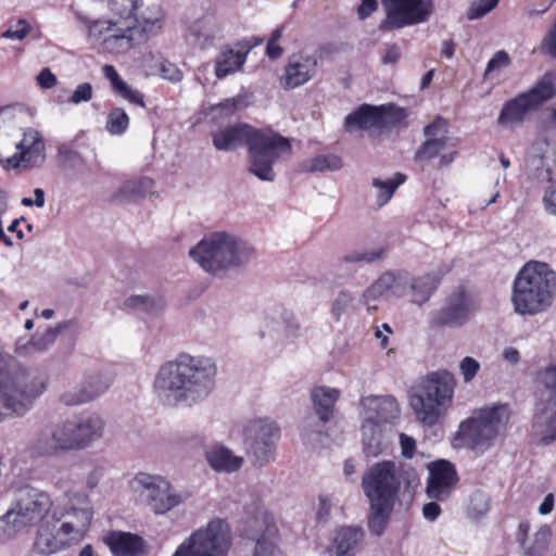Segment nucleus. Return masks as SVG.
I'll return each instance as SVG.
<instances>
[{
	"label": "nucleus",
	"mask_w": 556,
	"mask_h": 556,
	"mask_svg": "<svg viewBox=\"0 0 556 556\" xmlns=\"http://www.w3.org/2000/svg\"><path fill=\"white\" fill-rule=\"evenodd\" d=\"M139 8L94 20L76 12L75 17L86 27L87 40L91 45L112 55H125L159 34L165 23L161 4L152 3L138 12Z\"/></svg>",
	"instance_id": "f257e3e1"
},
{
	"label": "nucleus",
	"mask_w": 556,
	"mask_h": 556,
	"mask_svg": "<svg viewBox=\"0 0 556 556\" xmlns=\"http://www.w3.org/2000/svg\"><path fill=\"white\" fill-rule=\"evenodd\" d=\"M93 514L88 494L81 491L66 494L63 503L54 505L50 519L37 529L34 551L49 556L79 544L89 531Z\"/></svg>",
	"instance_id": "f03ea898"
},
{
	"label": "nucleus",
	"mask_w": 556,
	"mask_h": 556,
	"mask_svg": "<svg viewBox=\"0 0 556 556\" xmlns=\"http://www.w3.org/2000/svg\"><path fill=\"white\" fill-rule=\"evenodd\" d=\"M217 150L230 151L245 143L249 149L250 173L263 181H274V164L291 154L289 140L274 131L257 130L247 124L226 127L213 135Z\"/></svg>",
	"instance_id": "7ed1b4c3"
},
{
	"label": "nucleus",
	"mask_w": 556,
	"mask_h": 556,
	"mask_svg": "<svg viewBox=\"0 0 556 556\" xmlns=\"http://www.w3.org/2000/svg\"><path fill=\"white\" fill-rule=\"evenodd\" d=\"M407 488L416 482L413 469L399 468L393 462H381L369 467L362 478V486L369 501L368 528L380 536L390 520L402 482Z\"/></svg>",
	"instance_id": "20e7f679"
},
{
	"label": "nucleus",
	"mask_w": 556,
	"mask_h": 556,
	"mask_svg": "<svg viewBox=\"0 0 556 556\" xmlns=\"http://www.w3.org/2000/svg\"><path fill=\"white\" fill-rule=\"evenodd\" d=\"M556 274L548 264L532 261L522 266L514 280L511 302L520 315H535L553 303Z\"/></svg>",
	"instance_id": "39448f33"
},
{
	"label": "nucleus",
	"mask_w": 556,
	"mask_h": 556,
	"mask_svg": "<svg viewBox=\"0 0 556 556\" xmlns=\"http://www.w3.org/2000/svg\"><path fill=\"white\" fill-rule=\"evenodd\" d=\"M255 251L247 241L226 231L205 236L190 249V257L205 271L218 275L242 266L254 257Z\"/></svg>",
	"instance_id": "423d86ee"
},
{
	"label": "nucleus",
	"mask_w": 556,
	"mask_h": 556,
	"mask_svg": "<svg viewBox=\"0 0 556 556\" xmlns=\"http://www.w3.org/2000/svg\"><path fill=\"white\" fill-rule=\"evenodd\" d=\"M53 507L46 492L28 485L21 488L11 508L0 518V542H9L35 525L39 529L50 519Z\"/></svg>",
	"instance_id": "0eeeda50"
},
{
	"label": "nucleus",
	"mask_w": 556,
	"mask_h": 556,
	"mask_svg": "<svg viewBox=\"0 0 556 556\" xmlns=\"http://www.w3.org/2000/svg\"><path fill=\"white\" fill-rule=\"evenodd\" d=\"M510 417V409L506 404H494L480 409L460 421L456 432L452 435L454 448H468L472 451L484 450L505 430Z\"/></svg>",
	"instance_id": "6e6552de"
},
{
	"label": "nucleus",
	"mask_w": 556,
	"mask_h": 556,
	"mask_svg": "<svg viewBox=\"0 0 556 556\" xmlns=\"http://www.w3.org/2000/svg\"><path fill=\"white\" fill-rule=\"evenodd\" d=\"M231 542L227 522L213 519L186 538L172 556H228Z\"/></svg>",
	"instance_id": "1a4fd4ad"
},
{
	"label": "nucleus",
	"mask_w": 556,
	"mask_h": 556,
	"mask_svg": "<svg viewBox=\"0 0 556 556\" xmlns=\"http://www.w3.org/2000/svg\"><path fill=\"white\" fill-rule=\"evenodd\" d=\"M556 93V76L546 73L529 91L506 101L497 117V124L504 128H516L527 115Z\"/></svg>",
	"instance_id": "9d476101"
},
{
	"label": "nucleus",
	"mask_w": 556,
	"mask_h": 556,
	"mask_svg": "<svg viewBox=\"0 0 556 556\" xmlns=\"http://www.w3.org/2000/svg\"><path fill=\"white\" fill-rule=\"evenodd\" d=\"M216 374L217 364L214 358L181 352L161 365L155 382H201L213 380Z\"/></svg>",
	"instance_id": "9b49d317"
},
{
	"label": "nucleus",
	"mask_w": 556,
	"mask_h": 556,
	"mask_svg": "<svg viewBox=\"0 0 556 556\" xmlns=\"http://www.w3.org/2000/svg\"><path fill=\"white\" fill-rule=\"evenodd\" d=\"M452 384H416L409 394V404L424 426H434L453 402Z\"/></svg>",
	"instance_id": "f8f14e48"
},
{
	"label": "nucleus",
	"mask_w": 556,
	"mask_h": 556,
	"mask_svg": "<svg viewBox=\"0 0 556 556\" xmlns=\"http://www.w3.org/2000/svg\"><path fill=\"white\" fill-rule=\"evenodd\" d=\"M131 489L154 514L164 515L184 502V496L162 476L137 473Z\"/></svg>",
	"instance_id": "ddd939ff"
},
{
	"label": "nucleus",
	"mask_w": 556,
	"mask_h": 556,
	"mask_svg": "<svg viewBox=\"0 0 556 556\" xmlns=\"http://www.w3.org/2000/svg\"><path fill=\"white\" fill-rule=\"evenodd\" d=\"M278 431V426L267 418L251 419L244 424L243 444L254 465L263 467L274 459Z\"/></svg>",
	"instance_id": "4468645a"
},
{
	"label": "nucleus",
	"mask_w": 556,
	"mask_h": 556,
	"mask_svg": "<svg viewBox=\"0 0 556 556\" xmlns=\"http://www.w3.org/2000/svg\"><path fill=\"white\" fill-rule=\"evenodd\" d=\"M386 11L379 29H401L425 23L433 12L432 0H382Z\"/></svg>",
	"instance_id": "2eb2a0df"
},
{
	"label": "nucleus",
	"mask_w": 556,
	"mask_h": 556,
	"mask_svg": "<svg viewBox=\"0 0 556 556\" xmlns=\"http://www.w3.org/2000/svg\"><path fill=\"white\" fill-rule=\"evenodd\" d=\"M479 304L464 287H458L445 299L443 306L434 314L433 323L439 327L459 328L466 325Z\"/></svg>",
	"instance_id": "dca6fc26"
},
{
	"label": "nucleus",
	"mask_w": 556,
	"mask_h": 556,
	"mask_svg": "<svg viewBox=\"0 0 556 556\" xmlns=\"http://www.w3.org/2000/svg\"><path fill=\"white\" fill-rule=\"evenodd\" d=\"M318 72V59L315 54L299 51L289 55L280 78L286 90L299 88L312 80Z\"/></svg>",
	"instance_id": "f3484780"
},
{
	"label": "nucleus",
	"mask_w": 556,
	"mask_h": 556,
	"mask_svg": "<svg viewBox=\"0 0 556 556\" xmlns=\"http://www.w3.org/2000/svg\"><path fill=\"white\" fill-rule=\"evenodd\" d=\"M406 270H388L380 275L362 294L359 302L368 311L376 309V302L383 296L402 298Z\"/></svg>",
	"instance_id": "a211bd4d"
},
{
	"label": "nucleus",
	"mask_w": 556,
	"mask_h": 556,
	"mask_svg": "<svg viewBox=\"0 0 556 556\" xmlns=\"http://www.w3.org/2000/svg\"><path fill=\"white\" fill-rule=\"evenodd\" d=\"M45 390V384H0V405L16 416H23Z\"/></svg>",
	"instance_id": "6ab92c4d"
},
{
	"label": "nucleus",
	"mask_w": 556,
	"mask_h": 556,
	"mask_svg": "<svg viewBox=\"0 0 556 556\" xmlns=\"http://www.w3.org/2000/svg\"><path fill=\"white\" fill-rule=\"evenodd\" d=\"M210 384H154V393L165 406H190L208 396Z\"/></svg>",
	"instance_id": "aec40b11"
},
{
	"label": "nucleus",
	"mask_w": 556,
	"mask_h": 556,
	"mask_svg": "<svg viewBox=\"0 0 556 556\" xmlns=\"http://www.w3.org/2000/svg\"><path fill=\"white\" fill-rule=\"evenodd\" d=\"M427 495L434 501H445L454 491L457 483L455 467L447 460L430 463Z\"/></svg>",
	"instance_id": "412c9836"
},
{
	"label": "nucleus",
	"mask_w": 556,
	"mask_h": 556,
	"mask_svg": "<svg viewBox=\"0 0 556 556\" xmlns=\"http://www.w3.org/2000/svg\"><path fill=\"white\" fill-rule=\"evenodd\" d=\"M187 37L201 50L211 49L224 39L223 22L215 13H206L189 25Z\"/></svg>",
	"instance_id": "4be33fe9"
},
{
	"label": "nucleus",
	"mask_w": 556,
	"mask_h": 556,
	"mask_svg": "<svg viewBox=\"0 0 556 556\" xmlns=\"http://www.w3.org/2000/svg\"><path fill=\"white\" fill-rule=\"evenodd\" d=\"M448 271L447 265L417 277L406 270L407 279L403 286V296L409 293L414 304L419 306L425 304L437 290L442 277Z\"/></svg>",
	"instance_id": "5701e85b"
},
{
	"label": "nucleus",
	"mask_w": 556,
	"mask_h": 556,
	"mask_svg": "<svg viewBox=\"0 0 556 556\" xmlns=\"http://www.w3.org/2000/svg\"><path fill=\"white\" fill-rule=\"evenodd\" d=\"M555 406L556 384H544L540 392L534 427L540 433L553 440L556 438V410H553Z\"/></svg>",
	"instance_id": "b1692460"
},
{
	"label": "nucleus",
	"mask_w": 556,
	"mask_h": 556,
	"mask_svg": "<svg viewBox=\"0 0 556 556\" xmlns=\"http://www.w3.org/2000/svg\"><path fill=\"white\" fill-rule=\"evenodd\" d=\"M427 140L416 151L415 160L418 162L430 161L438 156L448 143L447 124L438 117L425 127Z\"/></svg>",
	"instance_id": "393cba45"
},
{
	"label": "nucleus",
	"mask_w": 556,
	"mask_h": 556,
	"mask_svg": "<svg viewBox=\"0 0 556 556\" xmlns=\"http://www.w3.org/2000/svg\"><path fill=\"white\" fill-rule=\"evenodd\" d=\"M393 109V105H380L374 106L369 104H363L349 115L344 119V127L348 131L354 129H370L372 127H381L384 125V116L388 111Z\"/></svg>",
	"instance_id": "a878e982"
},
{
	"label": "nucleus",
	"mask_w": 556,
	"mask_h": 556,
	"mask_svg": "<svg viewBox=\"0 0 556 556\" xmlns=\"http://www.w3.org/2000/svg\"><path fill=\"white\" fill-rule=\"evenodd\" d=\"M106 391V384H60L56 396L62 405L72 407L94 401Z\"/></svg>",
	"instance_id": "bb28decb"
},
{
	"label": "nucleus",
	"mask_w": 556,
	"mask_h": 556,
	"mask_svg": "<svg viewBox=\"0 0 556 556\" xmlns=\"http://www.w3.org/2000/svg\"><path fill=\"white\" fill-rule=\"evenodd\" d=\"M362 406L365 409V421L387 422L394 419L400 414L396 400L391 396H366L362 400Z\"/></svg>",
	"instance_id": "cd10ccee"
},
{
	"label": "nucleus",
	"mask_w": 556,
	"mask_h": 556,
	"mask_svg": "<svg viewBox=\"0 0 556 556\" xmlns=\"http://www.w3.org/2000/svg\"><path fill=\"white\" fill-rule=\"evenodd\" d=\"M17 151L25 157V167H39L46 161V146L40 132L34 128H26L23 138L16 143Z\"/></svg>",
	"instance_id": "c85d7f7f"
},
{
	"label": "nucleus",
	"mask_w": 556,
	"mask_h": 556,
	"mask_svg": "<svg viewBox=\"0 0 556 556\" xmlns=\"http://www.w3.org/2000/svg\"><path fill=\"white\" fill-rule=\"evenodd\" d=\"M114 556H143V541L140 536L121 531H111L103 538Z\"/></svg>",
	"instance_id": "c756f323"
},
{
	"label": "nucleus",
	"mask_w": 556,
	"mask_h": 556,
	"mask_svg": "<svg viewBox=\"0 0 556 556\" xmlns=\"http://www.w3.org/2000/svg\"><path fill=\"white\" fill-rule=\"evenodd\" d=\"M363 535L361 528L341 527L334 533L332 545L321 556H354V549Z\"/></svg>",
	"instance_id": "7c9ffc66"
},
{
	"label": "nucleus",
	"mask_w": 556,
	"mask_h": 556,
	"mask_svg": "<svg viewBox=\"0 0 556 556\" xmlns=\"http://www.w3.org/2000/svg\"><path fill=\"white\" fill-rule=\"evenodd\" d=\"M253 46L249 45L240 50L232 48L222 49L215 59V75L222 79L242 68L247 61V56Z\"/></svg>",
	"instance_id": "2f4dec72"
},
{
	"label": "nucleus",
	"mask_w": 556,
	"mask_h": 556,
	"mask_svg": "<svg viewBox=\"0 0 556 556\" xmlns=\"http://www.w3.org/2000/svg\"><path fill=\"white\" fill-rule=\"evenodd\" d=\"M102 74L109 80L111 90L114 94L121 97L132 105L146 108L144 96L138 89L128 85L116 68L111 64H105L102 67Z\"/></svg>",
	"instance_id": "473e14b6"
},
{
	"label": "nucleus",
	"mask_w": 556,
	"mask_h": 556,
	"mask_svg": "<svg viewBox=\"0 0 556 556\" xmlns=\"http://www.w3.org/2000/svg\"><path fill=\"white\" fill-rule=\"evenodd\" d=\"M85 448L92 446L105 433L106 421L96 412H87L75 418Z\"/></svg>",
	"instance_id": "72a5a7b5"
},
{
	"label": "nucleus",
	"mask_w": 556,
	"mask_h": 556,
	"mask_svg": "<svg viewBox=\"0 0 556 556\" xmlns=\"http://www.w3.org/2000/svg\"><path fill=\"white\" fill-rule=\"evenodd\" d=\"M205 458L210 466L218 472H236L243 465V457L235 455L224 445H215L206 450Z\"/></svg>",
	"instance_id": "f704fd0d"
},
{
	"label": "nucleus",
	"mask_w": 556,
	"mask_h": 556,
	"mask_svg": "<svg viewBox=\"0 0 556 556\" xmlns=\"http://www.w3.org/2000/svg\"><path fill=\"white\" fill-rule=\"evenodd\" d=\"M257 532L253 556H282L276 543L278 529L271 518L264 517Z\"/></svg>",
	"instance_id": "c9c22d12"
},
{
	"label": "nucleus",
	"mask_w": 556,
	"mask_h": 556,
	"mask_svg": "<svg viewBox=\"0 0 556 556\" xmlns=\"http://www.w3.org/2000/svg\"><path fill=\"white\" fill-rule=\"evenodd\" d=\"M30 448L37 456H56L65 453L54 424L41 429L33 440Z\"/></svg>",
	"instance_id": "e433bc0d"
},
{
	"label": "nucleus",
	"mask_w": 556,
	"mask_h": 556,
	"mask_svg": "<svg viewBox=\"0 0 556 556\" xmlns=\"http://www.w3.org/2000/svg\"><path fill=\"white\" fill-rule=\"evenodd\" d=\"M363 450L369 457H377L382 454L389 445V440L383 433L381 425L364 421L363 427Z\"/></svg>",
	"instance_id": "4c0bfd02"
},
{
	"label": "nucleus",
	"mask_w": 556,
	"mask_h": 556,
	"mask_svg": "<svg viewBox=\"0 0 556 556\" xmlns=\"http://www.w3.org/2000/svg\"><path fill=\"white\" fill-rule=\"evenodd\" d=\"M340 392L329 386H316L312 391V401L316 414L324 422L328 421L333 415V407L338 401Z\"/></svg>",
	"instance_id": "58836bf2"
},
{
	"label": "nucleus",
	"mask_w": 556,
	"mask_h": 556,
	"mask_svg": "<svg viewBox=\"0 0 556 556\" xmlns=\"http://www.w3.org/2000/svg\"><path fill=\"white\" fill-rule=\"evenodd\" d=\"M78 323L75 319L64 320L59 323L55 327H49L42 334H35L30 338L26 349L30 352H43L51 346L59 334L65 330L76 331Z\"/></svg>",
	"instance_id": "ea45409f"
},
{
	"label": "nucleus",
	"mask_w": 556,
	"mask_h": 556,
	"mask_svg": "<svg viewBox=\"0 0 556 556\" xmlns=\"http://www.w3.org/2000/svg\"><path fill=\"white\" fill-rule=\"evenodd\" d=\"M406 180V175L402 173H395L393 177L390 178H374L372 187L377 190L376 199L378 206L386 205L394 194L395 190L404 184Z\"/></svg>",
	"instance_id": "a19ab883"
},
{
	"label": "nucleus",
	"mask_w": 556,
	"mask_h": 556,
	"mask_svg": "<svg viewBox=\"0 0 556 556\" xmlns=\"http://www.w3.org/2000/svg\"><path fill=\"white\" fill-rule=\"evenodd\" d=\"M154 187V181L148 177L129 180L119 188L117 198L128 201H137L147 197Z\"/></svg>",
	"instance_id": "79ce46f5"
},
{
	"label": "nucleus",
	"mask_w": 556,
	"mask_h": 556,
	"mask_svg": "<svg viewBox=\"0 0 556 556\" xmlns=\"http://www.w3.org/2000/svg\"><path fill=\"white\" fill-rule=\"evenodd\" d=\"M124 308L148 315H157L163 311L162 300L149 295H130L124 302Z\"/></svg>",
	"instance_id": "37998d69"
},
{
	"label": "nucleus",
	"mask_w": 556,
	"mask_h": 556,
	"mask_svg": "<svg viewBox=\"0 0 556 556\" xmlns=\"http://www.w3.org/2000/svg\"><path fill=\"white\" fill-rule=\"evenodd\" d=\"M24 376L21 363L11 354L0 350V382H14Z\"/></svg>",
	"instance_id": "c03bdc74"
},
{
	"label": "nucleus",
	"mask_w": 556,
	"mask_h": 556,
	"mask_svg": "<svg viewBox=\"0 0 556 556\" xmlns=\"http://www.w3.org/2000/svg\"><path fill=\"white\" fill-rule=\"evenodd\" d=\"M129 116L123 108H112L106 114L105 130L112 136H123L129 128Z\"/></svg>",
	"instance_id": "a18cd8bd"
},
{
	"label": "nucleus",
	"mask_w": 556,
	"mask_h": 556,
	"mask_svg": "<svg viewBox=\"0 0 556 556\" xmlns=\"http://www.w3.org/2000/svg\"><path fill=\"white\" fill-rule=\"evenodd\" d=\"M281 323L282 311H276L269 315H266L260 325V338H268L274 341H281Z\"/></svg>",
	"instance_id": "49530a36"
},
{
	"label": "nucleus",
	"mask_w": 556,
	"mask_h": 556,
	"mask_svg": "<svg viewBox=\"0 0 556 556\" xmlns=\"http://www.w3.org/2000/svg\"><path fill=\"white\" fill-rule=\"evenodd\" d=\"M526 166L528 173L539 180L548 181L553 178L552 168L544 156L529 155L526 160Z\"/></svg>",
	"instance_id": "de8ad7c7"
},
{
	"label": "nucleus",
	"mask_w": 556,
	"mask_h": 556,
	"mask_svg": "<svg viewBox=\"0 0 556 556\" xmlns=\"http://www.w3.org/2000/svg\"><path fill=\"white\" fill-rule=\"evenodd\" d=\"M343 166L340 156L334 154H320L313 157L309 162V172L338 170Z\"/></svg>",
	"instance_id": "09e8293b"
},
{
	"label": "nucleus",
	"mask_w": 556,
	"mask_h": 556,
	"mask_svg": "<svg viewBox=\"0 0 556 556\" xmlns=\"http://www.w3.org/2000/svg\"><path fill=\"white\" fill-rule=\"evenodd\" d=\"M490 508V498L486 493L478 490L469 498L467 511L471 518H479L488 513Z\"/></svg>",
	"instance_id": "8fccbe9b"
},
{
	"label": "nucleus",
	"mask_w": 556,
	"mask_h": 556,
	"mask_svg": "<svg viewBox=\"0 0 556 556\" xmlns=\"http://www.w3.org/2000/svg\"><path fill=\"white\" fill-rule=\"evenodd\" d=\"M552 535L551 528L547 526L541 527L535 533L533 546L527 549L530 556H544L549 539Z\"/></svg>",
	"instance_id": "3c124183"
},
{
	"label": "nucleus",
	"mask_w": 556,
	"mask_h": 556,
	"mask_svg": "<svg viewBox=\"0 0 556 556\" xmlns=\"http://www.w3.org/2000/svg\"><path fill=\"white\" fill-rule=\"evenodd\" d=\"M510 65V58L504 50L496 51L486 64L483 73L484 79L489 78L493 73H501Z\"/></svg>",
	"instance_id": "603ef678"
},
{
	"label": "nucleus",
	"mask_w": 556,
	"mask_h": 556,
	"mask_svg": "<svg viewBox=\"0 0 556 556\" xmlns=\"http://www.w3.org/2000/svg\"><path fill=\"white\" fill-rule=\"evenodd\" d=\"M300 336V324L291 312L282 311L281 340H294Z\"/></svg>",
	"instance_id": "864d4df0"
},
{
	"label": "nucleus",
	"mask_w": 556,
	"mask_h": 556,
	"mask_svg": "<svg viewBox=\"0 0 556 556\" xmlns=\"http://www.w3.org/2000/svg\"><path fill=\"white\" fill-rule=\"evenodd\" d=\"M353 302V295L348 290L340 291L332 302L331 314L336 321L341 319V316L346 312Z\"/></svg>",
	"instance_id": "5fc2aeb1"
},
{
	"label": "nucleus",
	"mask_w": 556,
	"mask_h": 556,
	"mask_svg": "<svg viewBox=\"0 0 556 556\" xmlns=\"http://www.w3.org/2000/svg\"><path fill=\"white\" fill-rule=\"evenodd\" d=\"M382 254L383 249L353 251L344 255L343 261L346 263H372L381 258Z\"/></svg>",
	"instance_id": "6e6d98bb"
},
{
	"label": "nucleus",
	"mask_w": 556,
	"mask_h": 556,
	"mask_svg": "<svg viewBox=\"0 0 556 556\" xmlns=\"http://www.w3.org/2000/svg\"><path fill=\"white\" fill-rule=\"evenodd\" d=\"M500 0H475L467 11L470 21L478 20L491 12Z\"/></svg>",
	"instance_id": "4d7b16f0"
},
{
	"label": "nucleus",
	"mask_w": 556,
	"mask_h": 556,
	"mask_svg": "<svg viewBox=\"0 0 556 556\" xmlns=\"http://www.w3.org/2000/svg\"><path fill=\"white\" fill-rule=\"evenodd\" d=\"M30 25L21 18L1 34V38L10 40H23L30 33Z\"/></svg>",
	"instance_id": "13d9d810"
},
{
	"label": "nucleus",
	"mask_w": 556,
	"mask_h": 556,
	"mask_svg": "<svg viewBox=\"0 0 556 556\" xmlns=\"http://www.w3.org/2000/svg\"><path fill=\"white\" fill-rule=\"evenodd\" d=\"M547 182L548 185L542 197V204L549 215L556 216V178H552Z\"/></svg>",
	"instance_id": "bf43d9fd"
},
{
	"label": "nucleus",
	"mask_w": 556,
	"mask_h": 556,
	"mask_svg": "<svg viewBox=\"0 0 556 556\" xmlns=\"http://www.w3.org/2000/svg\"><path fill=\"white\" fill-rule=\"evenodd\" d=\"M93 88L90 83L79 84L73 91L72 96L68 99V102L72 104H79L83 102H88L92 99Z\"/></svg>",
	"instance_id": "052dcab7"
},
{
	"label": "nucleus",
	"mask_w": 556,
	"mask_h": 556,
	"mask_svg": "<svg viewBox=\"0 0 556 556\" xmlns=\"http://www.w3.org/2000/svg\"><path fill=\"white\" fill-rule=\"evenodd\" d=\"M479 369L480 363L471 356L464 357L459 364V370L465 382H470L476 377Z\"/></svg>",
	"instance_id": "680f3d73"
},
{
	"label": "nucleus",
	"mask_w": 556,
	"mask_h": 556,
	"mask_svg": "<svg viewBox=\"0 0 556 556\" xmlns=\"http://www.w3.org/2000/svg\"><path fill=\"white\" fill-rule=\"evenodd\" d=\"M66 421H67L70 452L85 450L83 440L79 434V430H77L78 426L76 424V420L75 419H66Z\"/></svg>",
	"instance_id": "e2e57ef3"
},
{
	"label": "nucleus",
	"mask_w": 556,
	"mask_h": 556,
	"mask_svg": "<svg viewBox=\"0 0 556 556\" xmlns=\"http://www.w3.org/2000/svg\"><path fill=\"white\" fill-rule=\"evenodd\" d=\"M59 155L62 159L63 164L71 168H75L83 163V157L77 151L65 147L59 148Z\"/></svg>",
	"instance_id": "0e129e2a"
},
{
	"label": "nucleus",
	"mask_w": 556,
	"mask_h": 556,
	"mask_svg": "<svg viewBox=\"0 0 556 556\" xmlns=\"http://www.w3.org/2000/svg\"><path fill=\"white\" fill-rule=\"evenodd\" d=\"M113 13H125L136 10L142 0H106Z\"/></svg>",
	"instance_id": "69168bd1"
},
{
	"label": "nucleus",
	"mask_w": 556,
	"mask_h": 556,
	"mask_svg": "<svg viewBox=\"0 0 556 556\" xmlns=\"http://www.w3.org/2000/svg\"><path fill=\"white\" fill-rule=\"evenodd\" d=\"M36 79L37 84L43 89H51L58 83L56 76L48 67L42 68Z\"/></svg>",
	"instance_id": "338daca9"
},
{
	"label": "nucleus",
	"mask_w": 556,
	"mask_h": 556,
	"mask_svg": "<svg viewBox=\"0 0 556 556\" xmlns=\"http://www.w3.org/2000/svg\"><path fill=\"white\" fill-rule=\"evenodd\" d=\"M542 49L546 53L556 58V22L549 29L547 36L544 38L543 43H542Z\"/></svg>",
	"instance_id": "774afa93"
}]
</instances>
